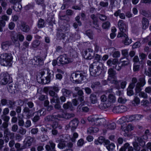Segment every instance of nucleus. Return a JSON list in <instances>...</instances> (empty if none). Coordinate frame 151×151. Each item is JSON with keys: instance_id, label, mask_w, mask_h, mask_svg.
Returning a JSON list of instances; mask_svg holds the SVG:
<instances>
[{"instance_id": "nucleus-16", "label": "nucleus", "mask_w": 151, "mask_h": 151, "mask_svg": "<svg viewBox=\"0 0 151 151\" xmlns=\"http://www.w3.org/2000/svg\"><path fill=\"white\" fill-rule=\"evenodd\" d=\"M62 137L63 138H61L60 137L59 140L60 142L58 145V147L60 149H63L66 146V145L65 143L66 140L65 139L64 137Z\"/></svg>"}, {"instance_id": "nucleus-3", "label": "nucleus", "mask_w": 151, "mask_h": 151, "mask_svg": "<svg viewBox=\"0 0 151 151\" xmlns=\"http://www.w3.org/2000/svg\"><path fill=\"white\" fill-rule=\"evenodd\" d=\"M86 74L82 71H77L71 74L70 78L71 81L77 83H81L82 81H85Z\"/></svg>"}, {"instance_id": "nucleus-64", "label": "nucleus", "mask_w": 151, "mask_h": 151, "mask_svg": "<svg viewBox=\"0 0 151 151\" xmlns=\"http://www.w3.org/2000/svg\"><path fill=\"white\" fill-rule=\"evenodd\" d=\"M31 122L30 120L27 119L25 123H24V126L26 128H28L30 127L31 125Z\"/></svg>"}, {"instance_id": "nucleus-49", "label": "nucleus", "mask_w": 151, "mask_h": 151, "mask_svg": "<svg viewBox=\"0 0 151 151\" xmlns=\"http://www.w3.org/2000/svg\"><path fill=\"white\" fill-rule=\"evenodd\" d=\"M86 35L91 39H93V34L92 31L91 30H87L86 32Z\"/></svg>"}, {"instance_id": "nucleus-47", "label": "nucleus", "mask_w": 151, "mask_h": 151, "mask_svg": "<svg viewBox=\"0 0 151 151\" xmlns=\"http://www.w3.org/2000/svg\"><path fill=\"white\" fill-rule=\"evenodd\" d=\"M14 10L17 12H19L21 11L22 8V5L20 4H18L15 6H13Z\"/></svg>"}, {"instance_id": "nucleus-1", "label": "nucleus", "mask_w": 151, "mask_h": 151, "mask_svg": "<svg viewBox=\"0 0 151 151\" xmlns=\"http://www.w3.org/2000/svg\"><path fill=\"white\" fill-rule=\"evenodd\" d=\"M53 77V74H51L50 72V70L47 69L41 70L37 79L39 83L46 84L49 83Z\"/></svg>"}, {"instance_id": "nucleus-19", "label": "nucleus", "mask_w": 151, "mask_h": 151, "mask_svg": "<svg viewBox=\"0 0 151 151\" xmlns=\"http://www.w3.org/2000/svg\"><path fill=\"white\" fill-rule=\"evenodd\" d=\"M106 121L104 118H99L97 117V119L94 125L99 126L104 125L105 126Z\"/></svg>"}, {"instance_id": "nucleus-51", "label": "nucleus", "mask_w": 151, "mask_h": 151, "mask_svg": "<svg viewBox=\"0 0 151 151\" xmlns=\"http://www.w3.org/2000/svg\"><path fill=\"white\" fill-rule=\"evenodd\" d=\"M37 113H40V116H44L46 114V111L45 109L42 108L37 111Z\"/></svg>"}, {"instance_id": "nucleus-4", "label": "nucleus", "mask_w": 151, "mask_h": 151, "mask_svg": "<svg viewBox=\"0 0 151 151\" xmlns=\"http://www.w3.org/2000/svg\"><path fill=\"white\" fill-rule=\"evenodd\" d=\"M112 89H111L109 90L108 92L110 93L108 96V100L106 103H104L102 106H100V109H104L106 108L110 107L112 104L115 103L116 101V98L114 93H111L112 92Z\"/></svg>"}, {"instance_id": "nucleus-30", "label": "nucleus", "mask_w": 151, "mask_h": 151, "mask_svg": "<svg viewBox=\"0 0 151 151\" xmlns=\"http://www.w3.org/2000/svg\"><path fill=\"white\" fill-rule=\"evenodd\" d=\"M7 89L10 93H12L14 92L15 90L16 89L15 86L14 84L10 83L8 86Z\"/></svg>"}, {"instance_id": "nucleus-58", "label": "nucleus", "mask_w": 151, "mask_h": 151, "mask_svg": "<svg viewBox=\"0 0 151 151\" xmlns=\"http://www.w3.org/2000/svg\"><path fill=\"white\" fill-rule=\"evenodd\" d=\"M147 93L141 91L139 94V96L140 97H142L144 99H147L148 97Z\"/></svg>"}, {"instance_id": "nucleus-24", "label": "nucleus", "mask_w": 151, "mask_h": 151, "mask_svg": "<svg viewBox=\"0 0 151 151\" xmlns=\"http://www.w3.org/2000/svg\"><path fill=\"white\" fill-rule=\"evenodd\" d=\"M63 107L65 109H69L71 111H73L75 109V108L73 106L71 103L69 102H68L64 104Z\"/></svg>"}, {"instance_id": "nucleus-61", "label": "nucleus", "mask_w": 151, "mask_h": 151, "mask_svg": "<svg viewBox=\"0 0 151 151\" xmlns=\"http://www.w3.org/2000/svg\"><path fill=\"white\" fill-rule=\"evenodd\" d=\"M47 129H49L50 130L51 129L50 128L44 126L41 127L40 128V130L43 133L46 134L48 131Z\"/></svg>"}, {"instance_id": "nucleus-41", "label": "nucleus", "mask_w": 151, "mask_h": 151, "mask_svg": "<svg viewBox=\"0 0 151 151\" xmlns=\"http://www.w3.org/2000/svg\"><path fill=\"white\" fill-rule=\"evenodd\" d=\"M91 49H88V50H84L83 52V56H86L87 54L88 53L89 55L87 56V57H93V55H92L91 54H93V52L91 50V52H90Z\"/></svg>"}, {"instance_id": "nucleus-10", "label": "nucleus", "mask_w": 151, "mask_h": 151, "mask_svg": "<svg viewBox=\"0 0 151 151\" xmlns=\"http://www.w3.org/2000/svg\"><path fill=\"white\" fill-rule=\"evenodd\" d=\"M127 107L123 105L114 106L113 109V112L114 113H121L127 111Z\"/></svg>"}, {"instance_id": "nucleus-22", "label": "nucleus", "mask_w": 151, "mask_h": 151, "mask_svg": "<svg viewBox=\"0 0 151 151\" xmlns=\"http://www.w3.org/2000/svg\"><path fill=\"white\" fill-rule=\"evenodd\" d=\"M142 28L143 29H145L148 28L149 22L147 19L145 17H143L142 19Z\"/></svg>"}, {"instance_id": "nucleus-17", "label": "nucleus", "mask_w": 151, "mask_h": 151, "mask_svg": "<svg viewBox=\"0 0 151 151\" xmlns=\"http://www.w3.org/2000/svg\"><path fill=\"white\" fill-rule=\"evenodd\" d=\"M48 145L45 146V149L47 151H52L55 149V144L52 140H50Z\"/></svg>"}, {"instance_id": "nucleus-40", "label": "nucleus", "mask_w": 151, "mask_h": 151, "mask_svg": "<svg viewBox=\"0 0 151 151\" xmlns=\"http://www.w3.org/2000/svg\"><path fill=\"white\" fill-rule=\"evenodd\" d=\"M133 127L131 124H129L127 127L123 129V130L126 133L128 132L129 131H131L133 129Z\"/></svg>"}, {"instance_id": "nucleus-48", "label": "nucleus", "mask_w": 151, "mask_h": 151, "mask_svg": "<svg viewBox=\"0 0 151 151\" xmlns=\"http://www.w3.org/2000/svg\"><path fill=\"white\" fill-rule=\"evenodd\" d=\"M110 25V23L108 21H106L102 24V27L104 29H108L109 28Z\"/></svg>"}, {"instance_id": "nucleus-28", "label": "nucleus", "mask_w": 151, "mask_h": 151, "mask_svg": "<svg viewBox=\"0 0 151 151\" xmlns=\"http://www.w3.org/2000/svg\"><path fill=\"white\" fill-rule=\"evenodd\" d=\"M91 18L93 20V23L95 26V27L98 28L99 27V25L98 24V19L95 16L94 14H91L90 16Z\"/></svg>"}, {"instance_id": "nucleus-18", "label": "nucleus", "mask_w": 151, "mask_h": 151, "mask_svg": "<svg viewBox=\"0 0 151 151\" xmlns=\"http://www.w3.org/2000/svg\"><path fill=\"white\" fill-rule=\"evenodd\" d=\"M79 122V121L76 119H73L69 122L72 130L73 131L76 128Z\"/></svg>"}, {"instance_id": "nucleus-35", "label": "nucleus", "mask_w": 151, "mask_h": 151, "mask_svg": "<svg viewBox=\"0 0 151 151\" xmlns=\"http://www.w3.org/2000/svg\"><path fill=\"white\" fill-rule=\"evenodd\" d=\"M75 115L73 113H63V118L66 119H68L70 118L73 117L75 116Z\"/></svg>"}, {"instance_id": "nucleus-63", "label": "nucleus", "mask_w": 151, "mask_h": 151, "mask_svg": "<svg viewBox=\"0 0 151 151\" xmlns=\"http://www.w3.org/2000/svg\"><path fill=\"white\" fill-rule=\"evenodd\" d=\"M100 85V83L99 82H95L92 83L91 86V87L93 89L99 86Z\"/></svg>"}, {"instance_id": "nucleus-54", "label": "nucleus", "mask_w": 151, "mask_h": 151, "mask_svg": "<svg viewBox=\"0 0 151 151\" xmlns=\"http://www.w3.org/2000/svg\"><path fill=\"white\" fill-rule=\"evenodd\" d=\"M140 101L139 98L138 97H135L134 99L132 101V103L134 105L138 104L140 103Z\"/></svg>"}, {"instance_id": "nucleus-53", "label": "nucleus", "mask_w": 151, "mask_h": 151, "mask_svg": "<svg viewBox=\"0 0 151 151\" xmlns=\"http://www.w3.org/2000/svg\"><path fill=\"white\" fill-rule=\"evenodd\" d=\"M133 145L135 150L139 151L140 149V146L138 145V143L134 142L133 143Z\"/></svg>"}, {"instance_id": "nucleus-62", "label": "nucleus", "mask_w": 151, "mask_h": 151, "mask_svg": "<svg viewBox=\"0 0 151 151\" xmlns=\"http://www.w3.org/2000/svg\"><path fill=\"white\" fill-rule=\"evenodd\" d=\"M129 144L128 143L124 144V146L122 147L119 150V151H125L126 149L129 146Z\"/></svg>"}, {"instance_id": "nucleus-59", "label": "nucleus", "mask_w": 151, "mask_h": 151, "mask_svg": "<svg viewBox=\"0 0 151 151\" xmlns=\"http://www.w3.org/2000/svg\"><path fill=\"white\" fill-rule=\"evenodd\" d=\"M49 94L50 96L52 97H55L56 98V97L58 96V95L56 93H55V92L51 89H50V90L49 91Z\"/></svg>"}, {"instance_id": "nucleus-7", "label": "nucleus", "mask_w": 151, "mask_h": 151, "mask_svg": "<svg viewBox=\"0 0 151 151\" xmlns=\"http://www.w3.org/2000/svg\"><path fill=\"white\" fill-rule=\"evenodd\" d=\"M3 78L1 80L0 83L3 85H5L8 83H11L12 81V78L7 73H4L3 74Z\"/></svg>"}, {"instance_id": "nucleus-43", "label": "nucleus", "mask_w": 151, "mask_h": 151, "mask_svg": "<svg viewBox=\"0 0 151 151\" xmlns=\"http://www.w3.org/2000/svg\"><path fill=\"white\" fill-rule=\"evenodd\" d=\"M57 36L58 38L60 39V40H64L65 37V34L61 32V31H59L57 34Z\"/></svg>"}, {"instance_id": "nucleus-25", "label": "nucleus", "mask_w": 151, "mask_h": 151, "mask_svg": "<svg viewBox=\"0 0 151 151\" xmlns=\"http://www.w3.org/2000/svg\"><path fill=\"white\" fill-rule=\"evenodd\" d=\"M105 127L109 129H114L116 127V124L113 122H106Z\"/></svg>"}, {"instance_id": "nucleus-26", "label": "nucleus", "mask_w": 151, "mask_h": 151, "mask_svg": "<svg viewBox=\"0 0 151 151\" xmlns=\"http://www.w3.org/2000/svg\"><path fill=\"white\" fill-rule=\"evenodd\" d=\"M97 116L95 115H91L88 116L87 120L92 125H93L95 124Z\"/></svg>"}, {"instance_id": "nucleus-20", "label": "nucleus", "mask_w": 151, "mask_h": 151, "mask_svg": "<svg viewBox=\"0 0 151 151\" xmlns=\"http://www.w3.org/2000/svg\"><path fill=\"white\" fill-rule=\"evenodd\" d=\"M133 115L130 116H126L122 117L120 119V121L124 122H132L134 121Z\"/></svg>"}, {"instance_id": "nucleus-31", "label": "nucleus", "mask_w": 151, "mask_h": 151, "mask_svg": "<svg viewBox=\"0 0 151 151\" xmlns=\"http://www.w3.org/2000/svg\"><path fill=\"white\" fill-rule=\"evenodd\" d=\"M18 124L19 127H23L24 125V122L23 120V116L18 115Z\"/></svg>"}, {"instance_id": "nucleus-46", "label": "nucleus", "mask_w": 151, "mask_h": 151, "mask_svg": "<svg viewBox=\"0 0 151 151\" xmlns=\"http://www.w3.org/2000/svg\"><path fill=\"white\" fill-rule=\"evenodd\" d=\"M45 120L47 122L53 121L55 120L54 115H48L45 118Z\"/></svg>"}, {"instance_id": "nucleus-9", "label": "nucleus", "mask_w": 151, "mask_h": 151, "mask_svg": "<svg viewBox=\"0 0 151 151\" xmlns=\"http://www.w3.org/2000/svg\"><path fill=\"white\" fill-rule=\"evenodd\" d=\"M23 112L25 114L26 119H29L34 116V112L27 107H25L24 108Z\"/></svg>"}, {"instance_id": "nucleus-36", "label": "nucleus", "mask_w": 151, "mask_h": 151, "mask_svg": "<svg viewBox=\"0 0 151 151\" xmlns=\"http://www.w3.org/2000/svg\"><path fill=\"white\" fill-rule=\"evenodd\" d=\"M105 141V139L102 136H100L99 137L97 140H95L94 143L95 144L98 145L99 144L101 145Z\"/></svg>"}, {"instance_id": "nucleus-42", "label": "nucleus", "mask_w": 151, "mask_h": 151, "mask_svg": "<svg viewBox=\"0 0 151 151\" xmlns=\"http://www.w3.org/2000/svg\"><path fill=\"white\" fill-rule=\"evenodd\" d=\"M45 22L43 19H40L38 20L37 23V26L39 28L43 27L45 26Z\"/></svg>"}, {"instance_id": "nucleus-8", "label": "nucleus", "mask_w": 151, "mask_h": 151, "mask_svg": "<svg viewBox=\"0 0 151 151\" xmlns=\"http://www.w3.org/2000/svg\"><path fill=\"white\" fill-rule=\"evenodd\" d=\"M118 26L121 33H124L127 31V26L124 21L122 20H119L118 23Z\"/></svg>"}, {"instance_id": "nucleus-37", "label": "nucleus", "mask_w": 151, "mask_h": 151, "mask_svg": "<svg viewBox=\"0 0 151 151\" xmlns=\"http://www.w3.org/2000/svg\"><path fill=\"white\" fill-rule=\"evenodd\" d=\"M91 102L93 104L97 103V100L96 95L94 94H91L90 96Z\"/></svg>"}, {"instance_id": "nucleus-32", "label": "nucleus", "mask_w": 151, "mask_h": 151, "mask_svg": "<svg viewBox=\"0 0 151 151\" xmlns=\"http://www.w3.org/2000/svg\"><path fill=\"white\" fill-rule=\"evenodd\" d=\"M11 44V42L9 41L3 42L1 44L2 48L4 50H6L8 48Z\"/></svg>"}, {"instance_id": "nucleus-38", "label": "nucleus", "mask_w": 151, "mask_h": 151, "mask_svg": "<svg viewBox=\"0 0 151 151\" xmlns=\"http://www.w3.org/2000/svg\"><path fill=\"white\" fill-rule=\"evenodd\" d=\"M123 64V65L124 66L127 65L129 63V60L127 57H123L121 58L119 62Z\"/></svg>"}, {"instance_id": "nucleus-23", "label": "nucleus", "mask_w": 151, "mask_h": 151, "mask_svg": "<svg viewBox=\"0 0 151 151\" xmlns=\"http://www.w3.org/2000/svg\"><path fill=\"white\" fill-rule=\"evenodd\" d=\"M21 29L22 31L25 32H27L29 30V27L26 24V23L23 21L21 23Z\"/></svg>"}, {"instance_id": "nucleus-33", "label": "nucleus", "mask_w": 151, "mask_h": 151, "mask_svg": "<svg viewBox=\"0 0 151 151\" xmlns=\"http://www.w3.org/2000/svg\"><path fill=\"white\" fill-rule=\"evenodd\" d=\"M118 63V60L117 58L109 59L107 62V64L109 65H111L112 64L116 65Z\"/></svg>"}, {"instance_id": "nucleus-57", "label": "nucleus", "mask_w": 151, "mask_h": 151, "mask_svg": "<svg viewBox=\"0 0 151 151\" xmlns=\"http://www.w3.org/2000/svg\"><path fill=\"white\" fill-rule=\"evenodd\" d=\"M8 126V123L3 122L1 125L0 126V129L2 130L4 129L7 128Z\"/></svg>"}, {"instance_id": "nucleus-34", "label": "nucleus", "mask_w": 151, "mask_h": 151, "mask_svg": "<svg viewBox=\"0 0 151 151\" xmlns=\"http://www.w3.org/2000/svg\"><path fill=\"white\" fill-rule=\"evenodd\" d=\"M99 131V129L97 127H89L87 130V132L88 133L91 134L94 133H96Z\"/></svg>"}, {"instance_id": "nucleus-60", "label": "nucleus", "mask_w": 151, "mask_h": 151, "mask_svg": "<svg viewBox=\"0 0 151 151\" xmlns=\"http://www.w3.org/2000/svg\"><path fill=\"white\" fill-rule=\"evenodd\" d=\"M78 135L76 132H74L73 134V136L71 138V141L73 142H75L76 141V139L78 137Z\"/></svg>"}, {"instance_id": "nucleus-15", "label": "nucleus", "mask_w": 151, "mask_h": 151, "mask_svg": "<svg viewBox=\"0 0 151 151\" xmlns=\"http://www.w3.org/2000/svg\"><path fill=\"white\" fill-rule=\"evenodd\" d=\"M33 140V138L31 136H29L27 137L25 139L24 141V148H26L31 146Z\"/></svg>"}, {"instance_id": "nucleus-13", "label": "nucleus", "mask_w": 151, "mask_h": 151, "mask_svg": "<svg viewBox=\"0 0 151 151\" xmlns=\"http://www.w3.org/2000/svg\"><path fill=\"white\" fill-rule=\"evenodd\" d=\"M57 60L60 63L62 64H67L73 61L72 57H58Z\"/></svg>"}, {"instance_id": "nucleus-21", "label": "nucleus", "mask_w": 151, "mask_h": 151, "mask_svg": "<svg viewBox=\"0 0 151 151\" xmlns=\"http://www.w3.org/2000/svg\"><path fill=\"white\" fill-rule=\"evenodd\" d=\"M108 80L110 81V82L111 83L114 84L115 85L116 88L117 89H119V88L120 86L119 81L117 80L116 77L111 78L110 80V79L109 78Z\"/></svg>"}, {"instance_id": "nucleus-45", "label": "nucleus", "mask_w": 151, "mask_h": 151, "mask_svg": "<svg viewBox=\"0 0 151 151\" xmlns=\"http://www.w3.org/2000/svg\"><path fill=\"white\" fill-rule=\"evenodd\" d=\"M115 147L114 144L113 143H111L107 144L106 147L109 151H112Z\"/></svg>"}, {"instance_id": "nucleus-2", "label": "nucleus", "mask_w": 151, "mask_h": 151, "mask_svg": "<svg viewBox=\"0 0 151 151\" xmlns=\"http://www.w3.org/2000/svg\"><path fill=\"white\" fill-rule=\"evenodd\" d=\"M100 58L94 57L93 63L90 66L89 71L92 76H97L100 73L101 69L99 66V62L102 60Z\"/></svg>"}, {"instance_id": "nucleus-29", "label": "nucleus", "mask_w": 151, "mask_h": 151, "mask_svg": "<svg viewBox=\"0 0 151 151\" xmlns=\"http://www.w3.org/2000/svg\"><path fill=\"white\" fill-rule=\"evenodd\" d=\"M62 92L63 95L66 97H69L70 96L71 94L72 93V91L65 88L62 89Z\"/></svg>"}, {"instance_id": "nucleus-50", "label": "nucleus", "mask_w": 151, "mask_h": 151, "mask_svg": "<svg viewBox=\"0 0 151 151\" xmlns=\"http://www.w3.org/2000/svg\"><path fill=\"white\" fill-rule=\"evenodd\" d=\"M137 140L139 144L142 147H145V142L144 140L142 139L140 137H139L137 138Z\"/></svg>"}, {"instance_id": "nucleus-52", "label": "nucleus", "mask_w": 151, "mask_h": 151, "mask_svg": "<svg viewBox=\"0 0 151 151\" xmlns=\"http://www.w3.org/2000/svg\"><path fill=\"white\" fill-rule=\"evenodd\" d=\"M123 66H124L123 65V64L119 62L116 64L115 68L117 71H119Z\"/></svg>"}, {"instance_id": "nucleus-55", "label": "nucleus", "mask_w": 151, "mask_h": 151, "mask_svg": "<svg viewBox=\"0 0 151 151\" xmlns=\"http://www.w3.org/2000/svg\"><path fill=\"white\" fill-rule=\"evenodd\" d=\"M7 104L9 108L13 109L14 107L13 105L15 104V102L14 101L8 99Z\"/></svg>"}, {"instance_id": "nucleus-5", "label": "nucleus", "mask_w": 151, "mask_h": 151, "mask_svg": "<svg viewBox=\"0 0 151 151\" xmlns=\"http://www.w3.org/2000/svg\"><path fill=\"white\" fill-rule=\"evenodd\" d=\"M117 37H118L121 38L122 42L125 45H129L132 42L131 39L129 38L127 35L125 33L119 32L118 34Z\"/></svg>"}, {"instance_id": "nucleus-12", "label": "nucleus", "mask_w": 151, "mask_h": 151, "mask_svg": "<svg viewBox=\"0 0 151 151\" xmlns=\"http://www.w3.org/2000/svg\"><path fill=\"white\" fill-rule=\"evenodd\" d=\"M30 63L34 65H42L43 64L42 59L41 57H34L30 60Z\"/></svg>"}, {"instance_id": "nucleus-11", "label": "nucleus", "mask_w": 151, "mask_h": 151, "mask_svg": "<svg viewBox=\"0 0 151 151\" xmlns=\"http://www.w3.org/2000/svg\"><path fill=\"white\" fill-rule=\"evenodd\" d=\"M74 90L77 92L78 95V100L80 102H82L84 101V96L83 91L78 87H75Z\"/></svg>"}, {"instance_id": "nucleus-27", "label": "nucleus", "mask_w": 151, "mask_h": 151, "mask_svg": "<svg viewBox=\"0 0 151 151\" xmlns=\"http://www.w3.org/2000/svg\"><path fill=\"white\" fill-rule=\"evenodd\" d=\"M100 99L101 100V101L102 102V103L99 105V107L100 108L101 107L100 106H103V105L108 100V97H107L105 95L103 94L100 97Z\"/></svg>"}, {"instance_id": "nucleus-56", "label": "nucleus", "mask_w": 151, "mask_h": 151, "mask_svg": "<svg viewBox=\"0 0 151 151\" xmlns=\"http://www.w3.org/2000/svg\"><path fill=\"white\" fill-rule=\"evenodd\" d=\"M38 99L40 101H43L46 99H48V98L47 95L41 94L39 96Z\"/></svg>"}, {"instance_id": "nucleus-6", "label": "nucleus", "mask_w": 151, "mask_h": 151, "mask_svg": "<svg viewBox=\"0 0 151 151\" xmlns=\"http://www.w3.org/2000/svg\"><path fill=\"white\" fill-rule=\"evenodd\" d=\"M12 57H5V58L0 57V63L4 66H10L12 64Z\"/></svg>"}, {"instance_id": "nucleus-39", "label": "nucleus", "mask_w": 151, "mask_h": 151, "mask_svg": "<svg viewBox=\"0 0 151 151\" xmlns=\"http://www.w3.org/2000/svg\"><path fill=\"white\" fill-rule=\"evenodd\" d=\"M108 74L109 75V77L114 78L116 77L115 75L116 74V72L114 71L112 68H110L108 71Z\"/></svg>"}, {"instance_id": "nucleus-14", "label": "nucleus", "mask_w": 151, "mask_h": 151, "mask_svg": "<svg viewBox=\"0 0 151 151\" xmlns=\"http://www.w3.org/2000/svg\"><path fill=\"white\" fill-rule=\"evenodd\" d=\"M10 36L11 39L14 43L16 46H19L20 45L18 40V35L16 32L14 31L11 32Z\"/></svg>"}, {"instance_id": "nucleus-44", "label": "nucleus", "mask_w": 151, "mask_h": 151, "mask_svg": "<svg viewBox=\"0 0 151 151\" xmlns=\"http://www.w3.org/2000/svg\"><path fill=\"white\" fill-rule=\"evenodd\" d=\"M142 87H143L141 86L140 83H137L136 85L135 88V92L137 93H139L142 90Z\"/></svg>"}]
</instances>
